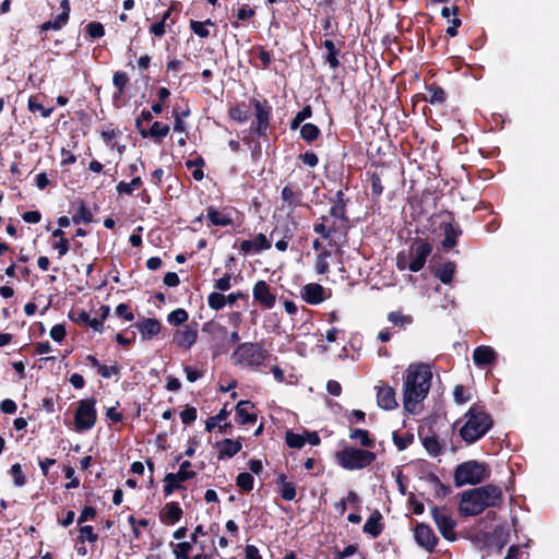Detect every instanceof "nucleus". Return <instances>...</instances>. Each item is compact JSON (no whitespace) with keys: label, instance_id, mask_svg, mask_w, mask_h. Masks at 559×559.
<instances>
[{"label":"nucleus","instance_id":"obj_1","mask_svg":"<svg viewBox=\"0 0 559 559\" xmlns=\"http://www.w3.org/2000/svg\"><path fill=\"white\" fill-rule=\"evenodd\" d=\"M431 379L432 371L428 365L415 364L408 366L403 388V405L406 412L417 414L420 411V404L429 392Z\"/></svg>","mask_w":559,"mask_h":559},{"label":"nucleus","instance_id":"obj_2","mask_svg":"<svg viewBox=\"0 0 559 559\" xmlns=\"http://www.w3.org/2000/svg\"><path fill=\"white\" fill-rule=\"evenodd\" d=\"M501 501V488L495 485H485L462 492L459 511L464 516H474L487 508L498 506Z\"/></svg>","mask_w":559,"mask_h":559},{"label":"nucleus","instance_id":"obj_3","mask_svg":"<svg viewBox=\"0 0 559 559\" xmlns=\"http://www.w3.org/2000/svg\"><path fill=\"white\" fill-rule=\"evenodd\" d=\"M464 418L465 424L460 429V436L467 443L484 437L492 426L490 416L480 406H472Z\"/></svg>","mask_w":559,"mask_h":559},{"label":"nucleus","instance_id":"obj_4","mask_svg":"<svg viewBox=\"0 0 559 559\" xmlns=\"http://www.w3.org/2000/svg\"><path fill=\"white\" fill-rule=\"evenodd\" d=\"M267 356L266 350L258 343L246 342L240 344L231 354L235 365L242 368H257L261 366Z\"/></svg>","mask_w":559,"mask_h":559},{"label":"nucleus","instance_id":"obj_5","mask_svg":"<svg viewBox=\"0 0 559 559\" xmlns=\"http://www.w3.org/2000/svg\"><path fill=\"white\" fill-rule=\"evenodd\" d=\"M490 475L488 466L484 463L471 460L456 466L454 472L455 485H476L487 479Z\"/></svg>","mask_w":559,"mask_h":559},{"label":"nucleus","instance_id":"obj_6","mask_svg":"<svg viewBox=\"0 0 559 559\" xmlns=\"http://www.w3.org/2000/svg\"><path fill=\"white\" fill-rule=\"evenodd\" d=\"M376 460V453L358 449L355 447H345L336 453V462L345 469H362L372 464Z\"/></svg>","mask_w":559,"mask_h":559},{"label":"nucleus","instance_id":"obj_7","mask_svg":"<svg viewBox=\"0 0 559 559\" xmlns=\"http://www.w3.org/2000/svg\"><path fill=\"white\" fill-rule=\"evenodd\" d=\"M95 404V399H86L79 402L74 415L76 431H85L94 427L97 418Z\"/></svg>","mask_w":559,"mask_h":559},{"label":"nucleus","instance_id":"obj_8","mask_svg":"<svg viewBox=\"0 0 559 559\" xmlns=\"http://www.w3.org/2000/svg\"><path fill=\"white\" fill-rule=\"evenodd\" d=\"M431 250L432 248L428 242L424 240L415 241L412 247V261L409 262L408 265H406L405 259L399 255L397 267L400 270L408 267L412 272L420 271L426 263V259L431 253Z\"/></svg>","mask_w":559,"mask_h":559},{"label":"nucleus","instance_id":"obj_9","mask_svg":"<svg viewBox=\"0 0 559 559\" xmlns=\"http://www.w3.org/2000/svg\"><path fill=\"white\" fill-rule=\"evenodd\" d=\"M431 514L440 534L448 540L453 542L456 539L455 534V521L453 520L451 512L447 508L433 507Z\"/></svg>","mask_w":559,"mask_h":559},{"label":"nucleus","instance_id":"obj_10","mask_svg":"<svg viewBox=\"0 0 559 559\" xmlns=\"http://www.w3.org/2000/svg\"><path fill=\"white\" fill-rule=\"evenodd\" d=\"M255 109V120L251 124V129L259 135H264L269 128L271 109L259 100H253Z\"/></svg>","mask_w":559,"mask_h":559},{"label":"nucleus","instance_id":"obj_11","mask_svg":"<svg viewBox=\"0 0 559 559\" xmlns=\"http://www.w3.org/2000/svg\"><path fill=\"white\" fill-rule=\"evenodd\" d=\"M300 295L309 305H319L330 297L326 289L318 283H309L302 286Z\"/></svg>","mask_w":559,"mask_h":559},{"label":"nucleus","instance_id":"obj_12","mask_svg":"<svg viewBox=\"0 0 559 559\" xmlns=\"http://www.w3.org/2000/svg\"><path fill=\"white\" fill-rule=\"evenodd\" d=\"M252 296L257 302L266 309H272L276 302V296L271 292L264 281H258L252 289Z\"/></svg>","mask_w":559,"mask_h":559},{"label":"nucleus","instance_id":"obj_13","mask_svg":"<svg viewBox=\"0 0 559 559\" xmlns=\"http://www.w3.org/2000/svg\"><path fill=\"white\" fill-rule=\"evenodd\" d=\"M414 535L416 543L428 551H432L437 546L438 538L426 524H417Z\"/></svg>","mask_w":559,"mask_h":559},{"label":"nucleus","instance_id":"obj_14","mask_svg":"<svg viewBox=\"0 0 559 559\" xmlns=\"http://www.w3.org/2000/svg\"><path fill=\"white\" fill-rule=\"evenodd\" d=\"M377 403L379 407L385 411L396 408L397 402L394 389L389 385L379 386L377 392Z\"/></svg>","mask_w":559,"mask_h":559},{"label":"nucleus","instance_id":"obj_15","mask_svg":"<svg viewBox=\"0 0 559 559\" xmlns=\"http://www.w3.org/2000/svg\"><path fill=\"white\" fill-rule=\"evenodd\" d=\"M198 330L191 325H186L183 329L178 330L174 335V343L179 347L190 348L197 341Z\"/></svg>","mask_w":559,"mask_h":559},{"label":"nucleus","instance_id":"obj_16","mask_svg":"<svg viewBox=\"0 0 559 559\" xmlns=\"http://www.w3.org/2000/svg\"><path fill=\"white\" fill-rule=\"evenodd\" d=\"M497 357V353L490 346L480 345L474 349L473 361L476 366L483 367L491 364Z\"/></svg>","mask_w":559,"mask_h":559},{"label":"nucleus","instance_id":"obj_17","mask_svg":"<svg viewBox=\"0 0 559 559\" xmlns=\"http://www.w3.org/2000/svg\"><path fill=\"white\" fill-rule=\"evenodd\" d=\"M135 326L139 330L142 340L144 341L151 340L160 331V323L158 322V320L153 318H147L142 321H139L135 324Z\"/></svg>","mask_w":559,"mask_h":559},{"label":"nucleus","instance_id":"obj_18","mask_svg":"<svg viewBox=\"0 0 559 559\" xmlns=\"http://www.w3.org/2000/svg\"><path fill=\"white\" fill-rule=\"evenodd\" d=\"M271 243L263 234H259L254 239L243 240L240 245V250L246 253H254L261 250H266Z\"/></svg>","mask_w":559,"mask_h":559},{"label":"nucleus","instance_id":"obj_19","mask_svg":"<svg viewBox=\"0 0 559 559\" xmlns=\"http://www.w3.org/2000/svg\"><path fill=\"white\" fill-rule=\"evenodd\" d=\"M60 8L62 10L61 13L59 15H57L53 21L45 23L43 25L44 29H49V28L60 29L61 27H63L67 24V22L69 20L70 10H71L69 0H61Z\"/></svg>","mask_w":559,"mask_h":559},{"label":"nucleus","instance_id":"obj_20","mask_svg":"<svg viewBox=\"0 0 559 559\" xmlns=\"http://www.w3.org/2000/svg\"><path fill=\"white\" fill-rule=\"evenodd\" d=\"M242 449L240 439H224L218 445V459L233 457Z\"/></svg>","mask_w":559,"mask_h":559},{"label":"nucleus","instance_id":"obj_21","mask_svg":"<svg viewBox=\"0 0 559 559\" xmlns=\"http://www.w3.org/2000/svg\"><path fill=\"white\" fill-rule=\"evenodd\" d=\"M253 407V404L249 401H240L235 407L236 416L238 423L241 425H246L249 423H254L257 420V415L249 412Z\"/></svg>","mask_w":559,"mask_h":559},{"label":"nucleus","instance_id":"obj_22","mask_svg":"<svg viewBox=\"0 0 559 559\" xmlns=\"http://www.w3.org/2000/svg\"><path fill=\"white\" fill-rule=\"evenodd\" d=\"M229 415V412L226 407H223L215 416L210 417L205 423V428L209 432H211L215 427L219 428L221 432H225L226 428L229 427V424L221 425Z\"/></svg>","mask_w":559,"mask_h":559},{"label":"nucleus","instance_id":"obj_23","mask_svg":"<svg viewBox=\"0 0 559 559\" xmlns=\"http://www.w3.org/2000/svg\"><path fill=\"white\" fill-rule=\"evenodd\" d=\"M349 438L364 448H373L374 440L370 438L369 432L365 429L355 428L349 432Z\"/></svg>","mask_w":559,"mask_h":559},{"label":"nucleus","instance_id":"obj_24","mask_svg":"<svg viewBox=\"0 0 559 559\" xmlns=\"http://www.w3.org/2000/svg\"><path fill=\"white\" fill-rule=\"evenodd\" d=\"M206 217L213 225L216 226H229L233 224V219L227 214L222 213L214 207L207 209Z\"/></svg>","mask_w":559,"mask_h":559},{"label":"nucleus","instance_id":"obj_25","mask_svg":"<svg viewBox=\"0 0 559 559\" xmlns=\"http://www.w3.org/2000/svg\"><path fill=\"white\" fill-rule=\"evenodd\" d=\"M168 132H169V126L160 123L158 121H155L152 124L150 131L140 130V134L143 138L152 136V138H155L157 140H160V139L165 138L168 134Z\"/></svg>","mask_w":559,"mask_h":559},{"label":"nucleus","instance_id":"obj_26","mask_svg":"<svg viewBox=\"0 0 559 559\" xmlns=\"http://www.w3.org/2000/svg\"><path fill=\"white\" fill-rule=\"evenodd\" d=\"M280 493L286 501H293L296 498V488L293 483L286 481L284 475L278 476Z\"/></svg>","mask_w":559,"mask_h":559},{"label":"nucleus","instance_id":"obj_27","mask_svg":"<svg viewBox=\"0 0 559 559\" xmlns=\"http://www.w3.org/2000/svg\"><path fill=\"white\" fill-rule=\"evenodd\" d=\"M455 265L452 262H445L438 266L436 270V276L443 283L449 284L454 275Z\"/></svg>","mask_w":559,"mask_h":559},{"label":"nucleus","instance_id":"obj_28","mask_svg":"<svg viewBox=\"0 0 559 559\" xmlns=\"http://www.w3.org/2000/svg\"><path fill=\"white\" fill-rule=\"evenodd\" d=\"M381 515L379 512L373 513L365 523L364 532L370 534L372 537H377L382 530L380 524Z\"/></svg>","mask_w":559,"mask_h":559},{"label":"nucleus","instance_id":"obj_29","mask_svg":"<svg viewBox=\"0 0 559 559\" xmlns=\"http://www.w3.org/2000/svg\"><path fill=\"white\" fill-rule=\"evenodd\" d=\"M421 442L431 456H438L442 452L443 447L435 436H426L423 438Z\"/></svg>","mask_w":559,"mask_h":559},{"label":"nucleus","instance_id":"obj_30","mask_svg":"<svg viewBox=\"0 0 559 559\" xmlns=\"http://www.w3.org/2000/svg\"><path fill=\"white\" fill-rule=\"evenodd\" d=\"M425 99L430 104H442L445 100V93L440 86L430 85L427 87Z\"/></svg>","mask_w":559,"mask_h":559},{"label":"nucleus","instance_id":"obj_31","mask_svg":"<svg viewBox=\"0 0 559 559\" xmlns=\"http://www.w3.org/2000/svg\"><path fill=\"white\" fill-rule=\"evenodd\" d=\"M173 474L171 479L177 478L180 483L192 479L197 475V473L191 469V463L189 461H183L180 464L179 471Z\"/></svg>","mask_w":559,"mask_h":559},{"label":"nucleus","instance_id":"obj_32","mask_svg":"<svg viewBox=\"0 0 559 559\" xmlns=\"http://www.w3.org/2000/svg\"><path fill=\"white\" fill-rule=\"evenodd\" d=\"M443 231H444V239L442 241V246L445 249H451L452 247H454V245L456 242V237L459 235V231L450 223L444 224Z\"/></svg>","mask_w":559,"mask_h":559},{"label":"nucleus","instance_id":"obj_33","mask_svg":"<svg viewBox=\"0 0 559 559\" xmlns=\"http://www.w3.org/2000/svg\"><path fill=\"white\" fill-rule=\"evenodd\" d=\"M330 257H331V252L329 250H322L318 254V257L316 259V264H314V269L318 274H326L329 272V269H330L329 258Z\"/></svg>","mask_w":559,"mask_h":559},{"label":"nucleus","instance_id":"obj_34","mask_svg":"<svg viewBox=\"0 0 559 559\" xmlns=\"http://www.w3.org/2000/svg\"><path fill=\"white\" fill-rule=\"evenodd\" d=\"M324 48L328 50L326 61L329 62L330 67L335 69L338 67L340 62L337 60V49L335 48V45L332 40H324L323 43Z\"/></svg>","mask_w":559,"mask_h":559},{"label":"nucleus","instance_id":"obj_35","mask_svg":"<svg viewBox=\"0 0 559 559\" xmlns=\"http://www.w3.org/2000/svg\"><path fill=\"white\" fill-rule=\"evenodd\" d=\"M192 550V544L189 542H181L174 546L173 555L176 559H189V554Z\"/></svg>","mask_w":559,"mask_h":559},{"label":"nucleus","instance_id":"obj_36","mask_svg":"<svg viewBox=\"0 0 559 559\" xmlns=\"http://www.w3.org/2000/svg\"><path fill=\"white\" fill-rule=\"evenodd\" d=\"M229 116L238 122H245L248 120L250 114L245 104H239L230 108Z\"/></svg>","mask_w":559,"mask_h":559},{"label":"nucleus","instance_id":"obj_37","mask_svg":"<svg viewBox=\"0 0 559 559\" xmlns=\"http://www.w3.org/2000/svg\"><path fill=\"white\" fill-rule=\"evenodd\" d=\"M207 25H212L211 20H206L205 22L199 21H190V27L194 34H197L201 38H206L210 36V31Z\"/></svg>","mask_w":559,"mask_h":559},{"label":"nucleus","instance_id":"obj_38","mask_svg":"<svg viewBox=\"0 0 559 559\" xmlns=\"http://www.w3.org/2000/svg\"><path fill=\"white\" fill-rule=\"evenodd\" d=\"M78 321L81 324H85V325L91 326L95 331H102V329H103L102 320H99L97 318H91V316L87 312H85V311H81L79 313Z\"/></svg>","mask_w":559,"mask_h":559},{"label":"nucleus","instance_id":"obj_39","mask_svg":"<svg viewBox=\"0 0 559 559\" xmlns=\"http://www.w3.org/2000/svg\"><path fill=\"white\" fill-rule=\"evenodd\" d=\"M320 134L319 128L313 123H306L301 127L300 135L307 142H312Z\"/></svg>","mask_w":559,"mask_h":559},{"label":"nucleus","instance_id":"obj_40","mask_svg":"<svg viewBox=\"0 0 559 559\" xmlns=\"http://www.w3.org/2000/svg\"><path fill=\"white\" fill-rule=\"evenodd\" d=\"M388 320L394 325L405 326L413 322V318L407 314H403L400 311L390 312L388 316Z\"/></svg>","mask_w":559,"mask_h":559},{"label":"nucleus","instance_id":"obj_41","mask_svg":"<svg viewBox=\"0 0 559 559\" xmlns=\"http://www.w3.org/2000/svg\"><path fill=\"white\" fill-rule=\"evenodd\" d=\"M207 304L211 309L219 310L226 305V296L221 293H211L207 298Z\"/></svg>","mask_w":559,"mask_h":559},{"label":"nucleus","instance_id":"obj_42","mask_svg":"<svg viewBox=\"0 0 559 559\" xmlns=\"http://www.w3.org/2000/svg\"><path fill=\"white\" fill-rule=\"evenodd\" d=\"M286 443L290 448L300 449L306 444V437L305 435L294 433L292 431L286 432Z\"/></svg>","mask_w":559,"mask_h":559},{"label":"nucleus","instance_id":"obj_43","mask_svg":"<svg viewBox=\"0 0 559 559\" xmlns=\"http://www.w3.org/2000/svg\"><path fill=\"white\" fill-rule=\"evenodd\" d=\"M282 199L292 209L297 206L299 203V199H298L296 192L288 186H286L282 189Z\"/></svg>","mask_w":559,"mask_h":559},{"label":"nucleus","instance_id":"obj_44","mask_svg":"<svg viewBox=\"0 0 559 559\" xmlns=\"http://www.w3.org/2000/svg\"><path fill=\"white\" fill-rule=\"evenodd\" d=\"M253 476L250 473H240L237 476L236 484L245 491H250L253 488Z\"/></svg>","mask_w":559,"mask_h":559},{"label":"nucleus","instance_id":"obj_45","mask_svg":"<svg viewBox=\"0 0 559 559\" xmlns=\"http://www.w3.org/2000/svg\"><path fill=\"white\" fill-rule=\"evenodd\" d=\"M188 320V313L185 309H176L168 314V322L173 325H179Z\"/></svg>","mask_w":559,"mask_h":559},{"label":"nucleus","instance_id":"obj_46","mask_svg":"<svg viewBox=\"0 0 559 559\" xmlns=\"http://www.w3.org/2000/svg\"><path fill=\"white\" fill-rule=\"evenodd\" d=\"M10 473L13 477L14 485L17 487H22L25 485L26 479L22 471V466L19 463H15L11 466Z\"/></svg>","mask_w":559,"mask_h":559},{"label":"nucleus","instance_id":"obj_47","mask_svg":"<svg viewBox=\"0 0 559 559\" xmlns=\"http://www.w3.org/2000/svg\"><path fill=\"white\" fill-rule=\"evenodd\" d=\"M28 109L32 112L39 111L44 118H48L52 112V108H45L35 97L28 99Z\"/></svg>","mask_w":559,"mask_h":559},{"label":"nucleus","instance_id":"obj_48","mask_svg":"<svg viewBox=\"0 0 559 559\" xmlns=\"http://www.w3.org/2000/svg\"><path fill=\"white\" fill-rule=\"evenodd\" d=\"M311 115H312V110H311L310 106H306L302 110L297 112V115L294 117V119L292 120V123H290V128L293 130L298 129L300 123L304 120L310 118Z\"/></svg>","mask_w":559,"mask_h":559},{"label":"nucleus","instance_id":"obj_49","mask_svg":"<svg viewBox=\"0 0 559 559\" xmlns=\"http://www.w3.org/2000/svg\"><path fill=\"white\" fill-rule=\"evenodd\" d=\"M72 221L75 224L90 223L92 221V214L84 205H81L74 213Z\"/></svg>","mask_w":559,"mask_h":559},{"label":"nucleus","instance_id":"obj_50","mask_svg":"<svg viewBox=\"0 0 559 559\" xmlns=\"http://www.w3.org/2000/svg\"><path fill=\"white\" fill-rule=\"evenodd\" d=\"M86 32L92 38H99L105 35L104 25L99 22H91L86 25Z\"/></svg>","mask_w":559,"mask_h":559},{"label":"nucleus","instance_id":"obj_51","mask_svg":"<svg viewBox=\"0 0 559 559\" xmlns=\"http://www.w3.org/2000/svg\"><path fill=\"white\" fill-rule=\"evenodd\" d=\"M182 514L181 509L176 503H169L166 506V516L171 521V523H176L180 520Z\"/></svg>","mask_w":559,"mask_h":559},{"label":"nucleus","instance_id":"obj_52","mask_svg":"<svg viewBox=\"0 0 559 559\" xmlns=\"http://www.w3.org/2000/svg\"><path fill=\"white\" fill-rule=\"evenodd\" d=\"M97 371L103 378L109 379L119 373V368L116 364L111 366L100 365Z\"/></svg>","mask_w":559,"mask_h":559},{"label":"nucleus","instance_id":"obj_53","mask_svg":"<svg viewBox=\"0 0 559 559\" xmlns=\"http://www.w3.org/2000/svg\"><path fill=\"white\" fill-rule=\"evenodd\" d=\"M79 538L81 540H88L94 543L97 540V534L94 533L93 527L91 525H85L80 528Z\"/></svg>","mask_w":559,"mask_h":559},{"label":"nucleus","instance_id":"obj_54","mask_svg":"<svg viewBox=\"0 0 559 559\" xmlns=\"http://www.w3.org/2000/svg\"><path fill=\"white\" fill-rule=\"evenodd\" d=\"M171 476H174V474L169 473L164 478L165 492L167 495H170L174 490L180 488V484H181L177 478L171 479Z\"/></svg>","mask_w":559,"mask_h":559},{"label":"nucleus","instance_id":"obj_55","mask_svg":"<svg viewBox=\"0 0 559 559\" xmlns=\"http://www.w3.org/2000/svg\"><path fill=\"white\" fill-rule=\"evenodd\" d=\"M453 396L457 404H464L471 400L469 395L466 394L465 388L461 384L454 388Z\"/></svg>","mask_w":559,"mask_h":559},{"label":"nucleus","instance_id":"obj_56","mask_svg":"<svg viewBox=\"0 0 559 559\" xmlns=\"http://www.w3.org/2000/svg\"><path fill=\"white\" fill-rule=\"evenodd\" d=\"M180 418L183 424H191L197 419V409L194 407H187L180 413Z\"/></svg>","mask_w":559,"mask_h":559},{"label":"nucleus","instance_id":"obj_57","mask_svg":"<svg viewBox=\"0 0 559 559\" xmlns=\"http://www.w3.org/2000/svg\"><path fill=\"white\" fill-rule=\"evenodd\" d=\"M112 83L115 87L118 88L119 93H121L128 83V76L123 72H116L112 78Z\"/></svg>","mask_w":559,"mask_h":559},{"label":"nucleus","instance_id":"obj_58","mask_svg":"<svg viewBox=\"0 0 559 559\" xmlns=\"http://www.w3.org/2000/svg\"><path fill=\"white\" fill-rule=\"evenodd\" d=\"M50 337L56 342H61L66 336V329L62 324H56L50 330Z\"/></svg>","mask_w":559,"mask_h":559},{"label":"nucleus","instance_id":"obj_59","mask_svg":"<svg viewBox=\"0 0 559 559\" xmlns=\"http://www.w3.org/2000/svg\"><path fill=\"white\" fill-rule=\"evenodd\" d=\"M115 313L118 317H123L127 321H132L134 319L133 313L129 310L128 305L120 304L116 307Z\"/></svg>","mask_w":559,"mask_h":559},{"label":"nucleus","instance_id":"obj_60","mask_svg":"<svg viewBox=\"0 0 559 559\" xmlns=\"http://www.w3.org/2000/svg\"><path fill=\"white\" fill-rule=\"evenodd\" d=\"M230 280H231V276L229 274H225L223 277L218 278L216 282H215V288L221 290V292H225V290H228L230 288Z\"/></svg>","mask_w":559,"mask_h":559},{"label":"nucleus","instance_id":"obj_61","mask_svg":"<svg viewBox=\"0 0 559 559\" xmlns=\"http://www.w3.org/2000/svg\"><path fill=\"white\" fill-rule=\"evenodd\" d=\"M302 163L309 167H314L318 165L319 158L318 156L312 152H306L300 156Z\"/></svg>","mask_w":559,"mask_h":559},{"label":"nucleus","instance_id":"obj_62","mask_svg":"<svg viewBox=\"0 0 559 559\" xmlns=\"http://www.w3.org/2000/svg\"><path fill=\"white\" fill-rule=\"evenodd\" d=\"M22 218L26 223L37 224L40 222L41 215L38 211H27L22 215Z\"/></svg>","mask_w":559,"mask_h":559},{"label":"nucleus","instance_id":"obj_63","mask_svg":"<svg viewBox=\"0 0 559 559\" xmlns=\"http://www.w3.org/2000/svg\"><path fill=\"white\" fill-rule=\"evenodd\" d=\"M0 408L4 414H13L16 411V404L14 401L5 399L1 402Z\"/></svg>","mask_w":559,"mask_h":559},{"label":"nucleus","instance_id":"obj_64","mask_svg":"<svg viewBox=\"0 0 559 559\" xmlns=\"http://www.w3.org/2000/svg\"><path fill=\"white\" fill-rule=\"evenodd\" d=\"M246 559H262L259 549L253 545L246 547Z\"/></svg>","mask_w":559,"mask_h":559}]
</instances>
